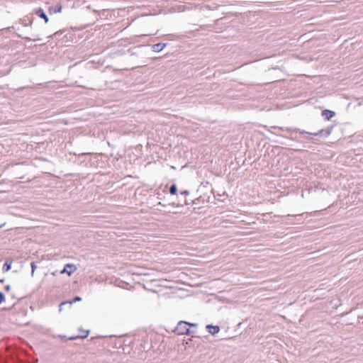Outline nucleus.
Listing matches in <instances>:
<instances>
[{
	"label": "nucleus",
	"mask_w": 363,
	"mask_h": 363,
	"mask_svg": "<svg viewBox=\"0 0 363 363\" xmlns=\"http://www.w3.org/2000/svg\"><path fill=\"white\" fill-rule=\"evenodd\" d=\"M174 332L178 335H187L193 336L195 334L194 330H190V328H188V322L184 320H180L177 323Z\"/></svg>",
	"instance_id": "nucleus-1"
},
{
	"label": "nucleus",
	"mask_w": 363,
	"mask_h": 363,
	"mask_svg": "<svg viewBox=\"0 0 363 363\" xmlns=\"http://www.w3.org/2000/svg\"><path fill=\"white\" fill-rule=\"evenodd\" d=\"M333 128V126H331L330 128H328V130H324V129H321L318 132H316V133H309V132H306L305 130H301L300 129H298L297 130L301 133V134H306L307 135H312V136H318L323 133H325V136H328L330 133H331V130Z\"/></svg>",
	"instance_id": "nucleus-2"
},
{
	"label": "nucleus",
	"mask_w": 363,
	"mask_h": 363,
	"mask_svg": "<svg viewBox=\"0 0 363 363\" xmlns=\"http://www.w3.org/2000/svg\"><path fill=\"white\" fill-rule=\"evenodd\" d=\"M77 270V267L73 264H67L64 267V269L60 271V274H67L69 276H71V274Z\"/></svg>",
	"instance_id": "nucleus-3"
},
{
	"label": "nucleus",
	"mask_w": 363,
	"mask_h": 363,
	"mask_svg": "<svg viewBox=\"0 0 363 363\" xmlns=\"http://www.w3.org/2000/svg\"><path fill=\"white\" fill-rule=\"evenodd\" d=\"M206 328L208 332L212 335H215L220 331V327L218 325H207Z\"/></svg>",
	"instance_id": "nucleus-4"
},
{
	"label": "nucleus",
	"mask_w": 363,
	"mask_h": 363,
	"mask_svg": "<svg viewBox=\"0 0 363 363\" xmlns=\"http://www.w3.org/2000/svg\"><path fill=\"white\" fill-rule=\"evenodd\" d=\"M12 263H13L12 259H6L4 264L3 265V268H2L3 272H6L9 271L11 268Z\"/></svg>",
	"instance_id": "nucleus-5"
},
{
	"label": "nucleus",
	"mask_w": 363,
	"mask_h": 363,
	"mask_svg": "<svg viewBox=\"0 0 363 363\" xmlns=\"http://www.w3.org/2000/svg\"><path fill=\"white\" fill-rule=\"evenodd\" d=\"M167 44L166 43H157V44H155L153 46H152V50L154 52H160L162 51L165 47H166Z\"/></svg>",
	"instance_id": "nucleus-6"
},
{
	"label": "nucleus",
	"mask_w": 363,
	"mask_h": 363,
	"mask_svg": "<svg viewBox=\"0 0 363 363\" xmlns=\"http://www.w3.org/2000/svg\"><path fill=\"white\" fill-rule=\"evenodd\" d=\"M35 13L40 18H43L45 21V23H48L49 19L47 16V15L45 13V12L43 11V10L42 9H38L36 11H35Z\"/></svg>",
	"instance_id": "nucleus-7"
},
{
	"label": "nucleus",
	"mask_w": 363,
	"mask_h": 363,
	"mask_svg": "<svg viewBox=\"0 0 363 363\" xmlns=\"http://www.w3.org/2000/svg\"><path fill=\"white\" fill-rule=\"evenodd\" d=\"M89 331H84V335H79L77 336H72L69 339L71 340H76L77 338H85L88 336Z\"/></svg>",
	"instance_id": "nucleus-8"
},
{
	"label": "nucleus",
	"mask_w": 363,
	"mask_h": 363,
	"mask_svg": "<svg viewBox=\"0 0 363 363\" xmlns=\"http://www.w3.org/2000/svg\"><path fill=\"white\" fill-rule=\"evenodd\" d=\"M177 191V185L176 184H172L170 188H169V193L172 194V195H174L176 194Z\"/></svg>",
	"instance_id": "nucleus-9"
},
{
	"label": "nucleus",
	"mask_w": 363,
	"mask_h": 363,
	"mask_svg": "<svg viewBox=\"0 0 363 363\" xmlns=\"http://www.w3.org/2000/svg\"><path fill=\"white\" fill-rule=\"evenodd\" d=\"M30 267H31V277H34L35 271V269L37 268L35 262H31L30 263Z\"/></svg>",
	"instance_id": "nucleus-10"
},
{
	"label": "nucleus",
	"mask_w": 363,
	"mask_h": 363,
	"mask_svg": "<svg viewBox=\"0 0 363 363\" xmlns=\"http://www.w3.org/2000/svg\"><path fill=\"white\" fill-rule=\"evenodd\" d=\"M62 6L61 4H57L55 6V9L54 10V13H60L62 11Z\"/></svg>",
	"instance_id": "nucleus-11"
},
{
	"label": "nucleus",
	"mask_w": 363,
	"mask_h": 363,
	"mask_svg": "<svg viewBox=\"0 0 363 363\" xmlns=\"http://www.w3.org/2000/svg\"><path fill=\"white\" fill-rule=\"evenodd\" d=\"M198 200H199V199H194V200H192L191 202H188V201H187V200H185V201H184V203H185V205H189V204H190V203H192V204H197V203H197V201H198Z\"/></svg>",
	"instance_id": "nucleus-12"
},
{
	"label": "nucleus",
	"mask_w": 363,
	"mask_h": 363,
	"mask_svg": "<svg viewBox=\"0 0 363 363\" xmlns=\"http://www.w3.org/2000/svg\"><path fill=\"white\" fill-rule=\"evenodd\" d=\"M82 300V298L79 296H75L72 301H69V303L72 304L74 302L80 301Z\"/></svg>",
	"instance_id": "nucleus-13"
},
{
	"label": "nucleus",
	"mask_w": 363,
	"mask_h": 363,
	"mask_svg": "<svg viewBox=\"0 0 363 363\" xmlns=\"http://www.w3.org/2000/svg\"><path fill=\"white\" fill-rule=\"evenodd\" d=\"M5 301V295L3 292L0 291V304Z\"/></svg>",
	"instance_id": "nucleus-14"
},
{
	"label": "nucleus",
	"mask_w": 363,
	"mask_h": 363,
	"mask_svg": "<svg viewBox=\"0 0 363 363\" xmlns=\"http://www.w3.org/2000/svg\"><path fill=\"white\" fill-rule=\"evenodd\" d=\"M324 117V120L325 121H329L332 117H333L335 115H323Z\"/></svg>",
	"instance_id": "nucleus-15"
},
{
	"label": "nucleus",
	"mask_w": 363,
	"mask_h": 363,
	"mask_svg": "<svg viewBox=\"0 0 363 363\" xmlns=\"http://www.w3.org/2000/svg\"><path fill=\"white\" fill-rule=\"evenodd\" d=\"M322 113H330V114H332V113H335V112L333 111H330V110L325 109V110H323L322 111Z\"/></svg>",
	"instance_id": "nucleus-16"
},
{
	"label": "nucleus",
	"mask_w": 363,
	"mask_h": 363,
	"mask_svg": "<svg viewBox=\"0 0 363 363\" xmlns=\"http://www.w3.org/2000/svg\"><path fill=\"white\" fill-rule=\"evenodd\" d=\"M197 325H198L197 323H191L188 322V328H189V327L196 328V327H197Z\"/></svg>",
	"instance_id": "nucleus-17"
},
{
	"label": "nucleus",
	"mask_w": 363,
	"mask_h": 363,
	"mask_svg": "<svg viewBox=\"0 0 363 363\" xmlns=\"http://www.w3.org/2000/svg\"><path fill=\"white\" fill-rule=\"evenodd\" d=\"M181 194H184V195H189V191H187V190H185L184 191H182L181 192Z\"/></svg>",
	"instance_id": "nucleus-18"
},
{
	"label": "nucleus",
	"mask_w": 363,
	"mask_h": 363,
	"mask_svg": "<svg viewBox=\"0 0 363 363\" xmlns=\"http://www.w3.org/2000/svg\"><path fill=\"white\" fill-rule=\"evenodd\" d=\"M67 302H62V303H60V311H62V306L63 305H65V304H67Z\"/></svg>",
	"instance_id": "nucleus-19"
},
{
	"label": "nucleus",
	"mask_w": 363,
	"mask_h": 363,
	"mask_svg": "<svg viewBox=\"0 0 363 363\" xmlns=\"http://www.w3.org/2000/svg\"><path fill=\"white\" fill-rule=\"evenodd\" d=\"M10 289H11L10 285H6V286H5V289H6V291H9V290H10Z\"/></svg>",
	"instance_id": "nucleus-20"
},
{
	"label": "nucleus",
	"mask_w": 363,
	"mask_h": 363,
	"mask_svg": "<svg viewBox=\"0 0 363 363\" xmlns=\"http://www.w3.org/2000/svg\"><path fill=\"white\" fill-rule=\"evenodd\" d=\"M51 274H52V275H53V276H56V275H57V271L53 272H52Z\"/></svg>",
	"instance_id": "nucleus-21"
},
{
	"label": "nucleus",
	"mask_w": 363,
	"mask_h": 363,
	"mask_svg": "<svg viewBox=\"0 0 363 363\" xmlns=\"http://www.w3.org/2000/svg\"><path fill=\"white\" fill-rule=\"evenodd\" d=\"M84 331L83 330H80V335H84Z\"/></svg>",
	"instance_id": "nucleus-22"
},
{
	"label": "nucleus",
	"mask_w": 363,
	"mask_h": 363,
	"mask_svg": "<svg viewBox=\"0 0 363 363\" xmlns=\"http://www.w3.org/2000/svg\"><path fill=\"white\" fill-rule=\"evenodd\" d=\"M4 281V279H0V283H3Z\"/></svg>",
	"instance_id": "nucleus-23"
}]
</instances>
